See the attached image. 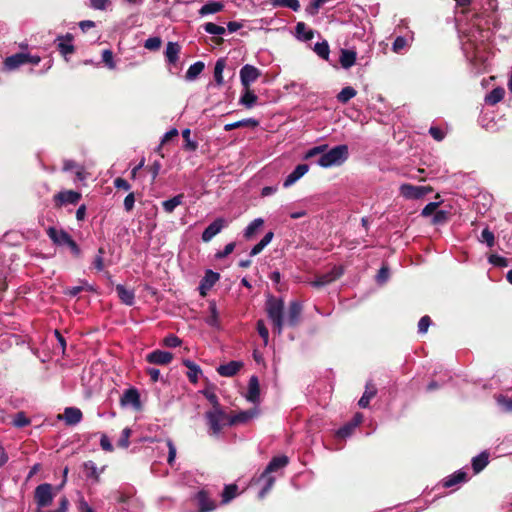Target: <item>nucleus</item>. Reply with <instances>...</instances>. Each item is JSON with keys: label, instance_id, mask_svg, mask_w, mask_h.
I'll use <instances>...</instances> for the list:
<instances>
[{"label": "nucleus", "instance_id": "28", "mask_svg": "<svg viewBox=\"0 0 512 512\" xmlns=\"http://www.w3.org/2000/svg\"><path fill=\"white\" fill-rule=\"evenodd\" d=\"M116 291H117L118 297L124 304H126L128 306H131L134 304L135 295H134L133 290L126 289L123 285L119 284L116 286Z\"/></svg>", "mask_w": 512, "mask_h": 512}, {"label": "nucleus", "instance_id": "44", "mask_svg": "<svg viewBox=\"0 0 512 512\" xmlns=\"http://www.w3.org/2000/svg\"><path fill=\"white\" fill-rule=\"evenodd\" d=\"M313 50L319 57L328 60L330 49L327 41L316 43Z\"/></svg>", "mask_w": 512, "mask_h": 512}, {"label": "nucleus", "instance_id": "34", "mask_svg": "<svg viewBox=\"0 0 512 512\" xmlns=\"http://www.w3.org/2000/svg\"><path fill=\"white\" fill-rule=\"evenodd\" d=\"M505 95V91L501 87L494 88L485 96V102L489 105H495L499 103Z\"/></svg>", "mask_w": 512, "mask_h": 512}, {"label": "nucleus", "instance_id": "35", "mask_svg": "<svg viewBox=\"0 0 512 512\" xmlns=\"http://www.w3.org/2000/svg\"><path fill=\"white\" fill-rule=\"evenodd\" d=\"M205 65L202 61H197L194 64H192L187 72H186V79L189 81L195 80L204 70Z\"/></svg>", "mask_w": 512, "mask_h": 512}, {"label": "nucleus", "instance_id": "17", "mask_svg": "<svg viewBox=\"0 0 512 512\" xmlns=\"http://www.w3.org/2000/svg\"><path fill=\"white\" fill-rule=\"evenodd\" d=\"M82 412L76 407H67L64 410L63 415H59V419H63L67 425L73 426L78 424L82 420Z\"/></svg>", "mask_w": 512, "mask_h": 512}, {"label": "nucleus", "instance_id": "60", "mask_svg": "<svg viewBox=\"0 0 512 512\" xmlns=\"http://www.w3.org/2000/svg\"><path fill=\"white\" fill-rule=\"evenodd\" d=\"M261 479H265L266 480V484L265 486L263 487V489L260 491L259 493V497L260 498H264L266 493L272 488V486L274 485V482H275V479L274 477L270 476V474H268L266 477H260Z\"/></svg>", "mask_w": 512, "mask_h": 512}, {"label": "nucleus", "instance_id": "14", "mask_svg": "<svg viewBox=\"0 0 512 512\" xmlns=\"http://www.w3.org/2000/svg\"><path fill=\"white\" fill-rule=\"evenodd\" d=\"M370 32H371V24L367 19H365V20L362 19L360 21V25H357L354 22V38H359L362 41H364L365 43H367L368 45H370V42H371Z\"/></svg>", "mask_w": 512, "mask_h": 512}, {"label": "nucleus", "instance_id": "4", "mask_svg": "<svg viewBox=\"0 0 512 512\" xmlns=\"http://www.w3.org/2000/svg\"><path fill=\"white\" fill-rule=\"evenodd\" d=\"M205 418L209 426L210 434L217 436L220 434L224 425H228L227 415L222 408L212 409L205 413Z\"/></svg>", "mask_w": 512, "mask_h": 512}, {"label": "nucleus", "instance_id": "55", "mask_svg": "<svg viewBox=\"0 0 512 512\" xmlns=\"http://www.w3.org/2000/svg\"><path fill=\"white\" fill-rule=\"evenodd\" d=\"M30 424V420L26 417L25 413L18 412L14 419H13V425L18 428L25 427Z\"/></svg>", "mask_w": 512, "mask_h": 512}, {"label": "nucleus", "instance_id": "10", "mask_svg": "<svg viewBox=\"0 0 512 512\" xmlns=\"http://www.w3.org/2000/svg\"><path fill=\"white\" fill-rule=\"evenodd\" d=\"M261 75L258 68L253 65L246 64L240 70V80L243 87H250Z\"/></svg>", "mask_w": 512, "mask_h": 512}, {"label": "nucleus", "instance_id": "16", "mask_svg": "<svg viewBox=\"0 0 512 512\" xmlns=\"http://www.w3.org/2000/svg\"><path fill=\"white\" fill-rule=\"evenodd\" d=\"M172 359V353L162 350H155L146 356L147 362L157 365H167L172 361Z\"/></svg>", "mask_w": 512, "mask_h": 512}, {"label": "nucleus", "instance_id": "1", "mask_svg": "<svg viewBox=\"0 0 512 512\" xmlns=\"http://www.w3.org/2000/svg\"><path fill=\"white\" fill-rule=\"evenodd\" d=\"M472 0H455L456 6L465 8ZM481 12L465 9L457 12L456 22L461 34L462 49L469 60L481 58V46L491 37L493 30L500 28V18L497 13V0H481Z\"/></svg>", "mask_w": 512, "mask_h": 512}, {"label": "nucleus", "instance_id": "9", "mask_svg": "<svg viewBox=\"0 0 512 512\" xmlns=\"http://www.w3.org/2000/svg\"><path fill=\"white\" fill-rule=\"evenodd\" d=\"M260 414V410L258 407H253L249 410L240 411L233 415H230L228 418V425L234 426L238 424H247L251 420L257 418Z\"/></svg>", "mask_w": 512, "mask_h": 512}, {"label": "nucleus", "instance_id": "58", "mask_svg": "<svg viewBox=\"0 0 512 512\" xmlns=\"http://www.w3.org/2000/svg\"><path fill=\"white\" fill-rule=\"evenodd\" d=\"M166 444L168 447L167 462L170 466H172L174 464L175 458H176V447L171 439H167Z\"/></svg>", "mask_w": 512, "mask_h": 512}, {"label": "nucleus", "instance_id": "13", "mask_svg": "<svg viewBox=\"0 0 512 512\" xmlns=\"http://www.w3.org/2000/svg\"><path fill=\"white\" fill-rule=\"evenodd\" d=\"M378 389L376 384L372 380H368L365 384V390L363 395L358 401V406L360 408H368L370 401L377 395Z\"/></svg>", "mask_w": 512, "mask_h": 512}, {"label": "nucleus", "instance_id": "52", "mask_svg": "<svg viewBox=\"0 0 512 512\" xmlns=\"http://www.w3.org/2000/svg\"><path fill=\"white\" fill-rule=\"evenodd\" d=\"M205 32L212 35H223L225 33V28L219 25H216L212 22H208L203 26Z\"/></svg>", "mask_w": 512, "mask_h": 512}, {"label": "nucleus", "instance_id": "20", "mask_svg": "<svg viewBox=\"0 0 512 512\" xmlns=\"http://www.w3.org/2000/svg\"><path fill=\"white\" fill-rule=\"evenodd\" d=\"M309 171V166L307 164H299L295 167V169L286 177L283 182V186L288 188L292 186L296 181H298L301 177H303Z\"/></svg>", "mask_w": 512, "mask_h": 512}, {"label": "nucleus", "instance_id": "41", "mask_svg": "<svg viewBox=\"0 0 512 512\" xmlns=\"http://www.w3.org/2000/svg\"><path fill=\"white\" fill-rule=\"evenodd\" d=\"M123 404L139 405V393L136 389H128L121 399Z\"/></svg>", "mask_w": 512, "mask_h": 512}, {"label": "nucleus", "instance_id": "59", "mask_svg": "<svg viewBox=\"0 0 512 512\" xmlns=\"http://www.w3.org/2000/svg\"><path fill=\"white\" fill-rule=\"evenodd\" d=\"M257 331H258L259 335L261 336V338L263 339L264 344L266 345L269 340V331L266 328L263 320L257 321Z\"/></svg>", "mask_w": 512, "mask_h": 512}, {"label": "nucleus", "instance_id": "53", "mask_svg": "<svg viewBox=\"0 0 512 512\" xmlns=\"http://www.w3.org/2000/svg\"><path fill=\"white\" fill-rule=\"evenodd\" d=\"M448 218H449L448 211L436 209V211L433 215V218H432V223L433 224H443V223L447 222Z\"/></svg>", "mask_w": 512, "mask_h": 512}, {"label": "nucleus", "instance_id": "6", "mask_svg": "<svg viewBox=\"0 0 512 512\" xmlns=\"http://www.w3.org/2000/svg\"><path fill=\"white\" fill-rule=\"evenodd\" d=\"M53 486L49 483L38 485L34 491V499L39 509L52 504L54 499Z\"/></svg>", "mask_w": 512, "mask_h": 512}, {"label": "nucleus", "instance_id": "29", "mask_svg": "<svg viewBox=\"0 0 512 512\" xmlns=\"http://www.w3.org/2000/svg\"><path fill=\"white\" fill-rule=\"evenodd\" d=\"M296 37L302 41H310L314 37L313 30L309 29L304 22H298L295 27Z\"/></svg>", "mask_w": 512, "mask_h": 512}, {"label": "nucleus", "instance_id": "39", "mask_svg": "<svg viewBox=\"0 0 512 512\" xmlns=\"http://www.w3.org/2000/svg\"><path fill=\"white\" fill-rule=\"evenodd\" d=\"M264 221L262 218L254 219L244 230V237L249 240L254 234L263 226Z\"/></svg>", "mask_w": 512, "mask_h": 512}, {"label": "nucleus", "instance_id": "19", "mask_svg": "<svg viewBox=\"0 0 512 512\" xmlns=\"http://www.w3.org/2000/svg\"><path fill=\"white\" fill-rule=\"evenodd\" d=\"M195 499L197 500L199 506V512H211L216 508L215 502L204 490L199 491L196 494Z\"/></svg>", "mask_w": 512, "mask_h": 512}, {"label": "nucleus", "instance_id": "62", "mask_svg": "<svg viewBox=\"0 0 512 512\" xmlns=\"http://www.w3.org/2000/svg\"><path fill=\"white\" fill-rule=\"evenodd\" d=\"M431 324V319L429 316H423L420 318L418 322V332L424 334L427 332L429 326Z\"/></svg>", "mask_w": 512, "mask_h": 512}, {"label": "nucleus", "instance_id": "45", "mask_svg": "<svg viewBox=\"0 0 512 512\" xmlns=\"http://www.w3.org/2000/svg\"><path fill=\"white\" fill-rule=\"evenodd\" d=\"M274 6L288 7L293 11L300 9V3L298 0H272Z\"/></svg>", "mask_w": 512, "mask_h": 512}, {"label": "nucleus", "instance_id": "47", "mask_svg": "<svg viewBox=\"0 0 512 512\" xmlns=\"http://www.w3.org/2000/svg\"><path fill=\"white\" fill-rule=\"evenodd\" d=\"M210 315L206 319V323L212 327H218L219 320H218V312L216 305L214 303L210 304L209 306Z\"/></svg>", "mask_w": 512, "mask_h": 512}, {"label": "nucleus", "instance_id": "64", "mask_svg": "<svg viewBox=\"0 0 512 512\" xmlns=\"http://www.w3.org/2000/svg\"><path fill=\"white\" fill-rule=\"evenodd\" d=\"M69 506L68 499L64 496L59 501V508L57 510H47V511H41L40 509L37 512H67Z\"/></svg>", "mask_w": 512, "mask_h": 512}, {"label": "nucleus", "instance_id": "23", "mask_svg": "<svg viewBox=\"0 0 512 512\" xmlns=\"http://www.w3.org/2000/svg\"><path fill=\"white\" fill-rule=\"evenodd\" d=\"M302 313V306L297 301H292L289 304L288 312H287V323L290 326H296L299 322L300 316Z\"/></svg>", "mask_w": 512, "mask_h": 512}, {"label": "nucleus", "instance_id": "37", "mask_svg": "<svg viewBox=\"0 0 512 512\" xmlns=\"http://www.w3.org/2000/svg\"><path fill=\"white\" fill-rule=\"evenodd\" d=\"M273 237L274 233L272 231L267 232L261 241L251 249L250 256L259 254L272 241Z\"/></svg>", "mask_w": 512, "mask_h": 512}, {"label": "nucleus", "instance_id": "63", "mask_svg": "<svg viewBox=\"0 0 512 512\" xmlns=\"http://www.w3.org/2000/svg\"><path fill=\"white\" fill-rule=\"evenodd\" d=\"M498 404L505 412H512V400L506 397H499L497 399Z\"/></svg>", "mask_w": 512, "mask_h": 512}, {"label": "nucleus", "instance_id": "24", "mask_svg": "<svg viewBox=\"0 0 512 512\" xmlns=\"http://www.w3.org/2000/svg\"><path fill=\"white\" fill-rule=\"evenodd\" d=\"M243 363L239 361H230L227 364L220 365L217 368V372L219 375L223 377H232L238 373V371L242 368Z\"/></svg>", "mask_w": 512, "mask_h": 512}, {"label": "nucleus", "instance_id": "2", "mask_svg": "<svg viewBox=\"0 0 512 512\" xmlns=\"http://www.w3.org/2000/svg\"><path fill=\"white\" fill-rule=\"evenodd\" d=\"M326 149L327 145L313 147L305 153L304 159H311L316 155H320L317 160L318 165L328 168L341 165L348 158L349 152L346 145H339L325 152Z\"/></svg>", "mask_w": 512, "mask_h": 512}, {"label": "nucleus", "instance_id": "43", "mask_svg": "<svg viewBox=\"0 0 512 512\" xmlns=\"http://www.w3.org/2000/svg\"><path fill=\"white\" fill-rule=\"evenodd\" d=\"M84 470L88 478H93L96 482L100 480V474L97 470V466L93 461L84 463Z\"/></svg>", "mask_w": 512, "mask_h": 512}, {"label": "nucleus", "instance_id": "26", "mask_svg": "<svg viewBox=\"0 0 512 512\" xmlns=\"http://www.w3.org/2000/svg\"><path fill=\"white\" fill-rule=\"evenodd\" d=\"M180 45L177 42H169L166 47L165 57L169 64H176L179 59Z\"/></svg>", "mask_w": 512, "mask_h": 512}, {"label": "nucleus", "instance_id": "5", "mask_svg": "<svg viewBox=\"0 0 512 512\" xmlns=\"http://www.w3.org/2000/svg\"><path fill=\"white\" fill-rule=\"evenodd\" d=\"M40 61L41 58L38 55L21 52L7 57L3 62V66L6 71H13L24 64L38 65Z\"/></svg>", "mask_w": 512, "mask_h": 512}, {"label": "nucleus", "instance_id": "61", "mask_svg": "<svg viewBox=\"0 0 512 512\" xmlns=\"http://www.w3.org/2000/svg\"><path fill=\"white\" fill-rule=\"evenodd\" d=\"M389 276H390L389 269L387 267L383 266L378 271L375 279L378 284L382 285L389 279Z\"/></svg>", "mask_w": 512, "mask_h": 512}, {"label": "nucleus", "instance_id": "56", "mask_svg": "<svg viewBox=\"0 0 512 512\" xmlns=\"http://www.w3.org/2000/svg\"><path fill=\"white\" fill-rule=\"evenodd\" d=\"M102 61L109 69H115L116 64L114 62L113 52L106 49L102 52Z\"/></svg>", "mask_w": 512, "mask_h": 512}, {"label": "nucleus", "instance_id": "22", "mask_svg": "<svg viewBox=\"0 0 512 512\" xmlns=\"http://www.w3.org/2000/svg\"><path fill=\"white\" fill-rule=\"evenodd\" d=\"M467 479V472L461 469L443 479V486L451 488L458 484L465 483Z\"/></svg>", "mask_w": 512, "mask_h": 512}, {"label": "nucleus", "instance_id": "40", "mask_svg": "<svg viewBox=\"0 0 512 512\" xmlns=\"http://www.w3.org/2000/svg\"><path fill=\"white\" fill-rule=\"evenodd\" d=\"M226 63L224 59L217 60L214 67V79L218 86H222L224 83L223 79V71L225 69Z\"/></svg>", "mask_w": 512, "mask_h": 512}, {"label": "nucleus", "instance_id": "8", "mask_svg": "<svg viewBox=\"0 0 512 512\" xmlns=\"http://www.w3.org/2000/svg\"><path fill=\"white\" fill-rule=\"evenodd\" d=\"M81 197H82L81 193H79L77 191L64 190V191H60L59 193L55 194L53 197V201H54L55 207L60 208L67 204L76 205L80 201Z\"/></svg>", "mask_w": 512, "mask_h": 512}, {"label": "nucleus", "instance_id": "12", "mask_svg": "<svg viewBox=\"0 0 512 512\" xmlns=\"http://www.w3.org/2000/svg\"><path fill=\"white\" fill-rule=\"evenodd\" d=\"M245 399L252 404L260 403V385L258 377L253 375L249 379L248 390L245 394Z\"/></svg>", "mask_w": 512, "mask_h": 512}, {"label": "nucleus", "instance_id": "42", "mask_svg": "<svg viewBox=\"0 0 512 512\" xmlns=\"http://www.w3.org/2000/svg\"><path fill=\"white\" fill-rule=\"evenodd\" d=\"M238 487L235 484L226 485L222 492V503L227 504L237 495Z\"/></svg>", "mask_w": 512, "mask_h": 512}, {"label": "nucleus", "instance_id": "30", "mask_svg": "<svg viewBox=\"0 0 512 512\" xmlns=\"http://www.w3.org/2000/svg\"><path fill=\"white\" fill-rule=\"evenodd\" d=\"M183 365L188 368L187 377L192 383H197L201 374L200 367L189 359L183 360Z\"/></svg>", "mask_w": 512, "mask_h": 512}, {"label": "nucleus", "instance_id": "57", "mask_svg": "<svg viewBox=\"0 0 512 512\" xmlns=\"http://www.w3.org/2000/svg\"><path fill=\"white\" fill-rule=\"evenodd\" d=\"M131 434H132V431L130 428L123 429L121 436L118 440V446H120L122 448H127L130 444L129 438H130Z\"/></svg>", "mask_w": 512, "mask_h": 512}, {"label": "nucleus", "instance_id": "31", "mask_svg": "<svg viewBox=\"0 0 512 512\" xmlns=\"http://www.w3.org/2000/svg\"><path fill=\"white\" fill-rule=\"evenodd\" d=\"M489 463V455L486 452H481L479 455L472 458V468L477 474L481 472Z\"/></svg>", "mask_w": 512, "mask_h": 512}, {"label": "nucleus", "instance_id": "27", "mask_svg": "<svg viewBox=\"0 0 512 512\" xmlns=\"http://www.w3.org/2000/svg\"><path fill=\"white\" fill-rule=\"evenodd\" d=\"M224 4L220 1H208L199 10L200 16H206L209 14H216L222 11Z\"/></svg>", "mask_w": 512, "mask_h": 512}, {"label": "nucleus", "instance_id": "25", "mask_svg": "<svg viewBox=\"0 0 512 512\" xmlns=\"http://www.w3.org/2000/svg\"><path fill=\"white\" fill-rule=\"evenodd\" d=\"M288 462L289 459L287 456L274 457L265 468L264 472L262 473V477H266L268 474L284 468Z\"/></svg>", "mask_w": 512, "mask_h": 512}, {"label": "nucleus", "instance_id": "15", "mask_svg": "<svg viewBox=\"0 0 512 512\" xmlns=\"http://www.w3.org/2000/svg\"><path fill=\"white\" fill-rule=\"evenodd\" d=\"M226 226V221L223 218L214 220L202 233V240L209 242L214 236L221 232Z\"/></svg>", "mask_w": 512, "mask_h": 512}, {"label": "nucleus", "instance_id": "32", "mask_svg": "<svg viewBox=\"0 0 512 512\" xmlns=\"http://www.w3.org/2000/svg\"><path fill=\"white\" fill-rule=\"evenodd\" d=\"M257 99L258 97L250 87H244V93L242 94L239 102L246 108H252L256 104Z\"/></svg>", "mask_w": 512, "mask_h": 512}, {"label": "nucleus", "instance_id": "48", "mask_svg": "<svg viewBox=\"0 0 512 512\" xmlns=\"http://www.w3.org/2000/svg\"><path fill=\"white\" fill-rule=\"evenodd\" d=\"M408 47V40L403 36H398L393 42L392 50L395 53H402Z\"/></svg>", "mask_w": 512, "mask_h": 512}, {"label": "nucleus", "instance_id": "51", "mask_svg": "<svg viewBox=\"0 0 512 512\" xmlns=\"http://www.w3.org/2000/svg\"><path fill=\"white\" fill-rule=\"evenodd\" d=\"M162 40L160 37H150L145 40L144 47L150 51H156L161 47Z\"/></svg>", "mask_w": 512, "mask_h": 512}, {"label": "nucleus", "instance_id": "38", "mask_svg": "<svg viewBox=\"0 0 512 512\" xmlns=\"http://www.w3.org/2000/svg\"><path fill=\"white\" fill-rule=\"evenodd\" d=\"M219 279V274L208 270L205 274L204 279L201 282V290L210 289ZM201 294H204V291H201Z\"/></svg>", "mask_w": 512, "mask_h": 512}, {"label": "nucleus", "instance_id": "18", "mask_svg": "<svg viewBox=\"0 0 512 512\" xmlns=\"http://www.w3.org/2000/svg\"><path fill=\"white\" fill-rule=\"evenodd\" d=\"M57 47L59 52L64 56L67 57L68 55H71L74 53V45H73V37L71 34H66L65 36H59L56 39Z\"/></svg>", "mask_w": 512, "mask_h": 512}, {"label": "nucleus", "instance_id": "21", "mask_svg": "<svg viewBox=\"0 0 512 512\" xmlns=\"http://www.w3.org/2000/svg\"><path fill=\"white\" fill-rule=\"evenodd\" d=\"M47 235L52 240V242L59 246H64L71 238V236L64 230H58L54 227H49L47 229Z\"/></svg>", "mask_w": 512, "mask_h": 512}, {"label": "nucleus", "instance_id": "3", "mask_svg": "<svg viewBox=\"0 0 512 512\" xmlns=\"http://www.w3.org/2000/svg\"><path fill=\"white\" fill-rule=\"evenodd\" d=\"M284 302L281 299L269 296L266 301V312L272 321L274 330L277 334H281L284 325L283 319Z\"/></svg>", "mask_w": 512, "mask_h": 512}, {"label": "nucleus", "instance_id": "11", "mask_svg": "<svg viewBox=\"0 0 512 512\" xmlns=\"http://www.w3.org/2000/svg\"><path fill=\"white\" fill-rule=\"evenodd\" d=\"M342 274L343 268L341 266H334L331 271L318 276L311 282V285L316 288L323 287L338 279Z\"/></svg>", "mask_w": 512, "mask_h": 512}, {"label": "nucleus", "instance_id": "33", "mask_svg": "<svg viewBox=\"0 0 512 512\" xmlns=\"http://www.w3.org/2000/svg\"><path fill=\"white\" fill-rule=\"evenodd\" d=\"M259 122L256 119L248 118L237 122L229 123L224 126L225 131H231L241 127H257Z\"/></svg>", "mask_w": 512, "mask_h": 512}, {"label": "nucleus", "instance_id": "7", "mask_svg": "<svg viewBox=\"0 0 512 512\" xmlns=\"http://www.w3.org/2000/svg\"><path fill=\"white\" fill-rule=\"evenodd\" d=\"M400 194L406 199H421L432 191L428 186H414L411 184H402L399 188Z\"/></svg>", "mask_w": 512, "mask_h": 512}, {"label": "nucleus", "instance_id": "46", "mask_svg": "<svg viewBox=\"0 0 512 512\" xmlns=\"http://www.w3.org/2000/svg\"><path fill=\"white\" fill-rule=\"evenodd\" d=\"M191 131L190 129H184L182 131V137L184 139V148L189 151H195L198 147L197 142L191 140L190 138Z\"/></svg>", "mask_w": 512, "mask_h": 512}, {"label": "nucleus", "instance_id": "54", "mask_svg": "<svg viewBox=\"0 0 512 512\" xmlns=\"http://www.w3.org/2000/svg\"><path fill=\"white\" fill-rule=\"evenodd\" d=\"M352 434V424L347 423L335 433V438L339 441L346 439Z\"/></svg>", "mask_w": 512, "mask_h": 512}, {"label": "nucleus", "instance_id": "49", "mask_svg": "<svg viewBox=\"0 0 512 512\" xmlns=\"http://www.w3.org/2000/svg\"><path fill=\"white\" fill-rule=\"evenodd\" d=\"M480 241L482 243H486L488 247H493L495 244V237L493 232L489 230V228H485L481 232Z\"/></svg>", "mask_w": 512, "mask_h": 512}, {"label": "nucleus", "instance_id": "50", "mask_svg": "<svg viewBox=\"0 0 512 512\" xmlns=\"http://www.w3.org/2000/svg\"><path fill=\"white\" fill-rule=\"evenodd\" d=\"M341 66L345 69H348L352 66V51L347 49L341 50L340 56Z\"/></svg>", "mask_w": 512, "mask_h": 512}, {"label": "nucleus", "instance_id": "36", "mask_svg": "<svg viewBox=\"0 0 512 512\" xmlns=\"http://www.w3.org/2000/svg\"><path fill=\"white\" fill-rule=\"evenodd\" d=\"M183 198H184L183 194H178L171 199L163 201V203H162L163 209L167 213H172L176 207H178L179 205H181L183 203Z\"/></svg>", "mask_w": 512, "mask_h": 512}]
</instances>
